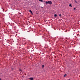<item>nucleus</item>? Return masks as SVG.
<instances>
[{
    "label": "nucleus",
    "mask_w": 80,
    "mask_h": 80,
    "mask_svg": "<svg viewBox=\"0 0 80 80\" xmlns=\"http://www.w3.org/2000/svg\"><path fill=\"white\" fill-rule=\"evenodd\" d=\"M57 15L56 14H55L54 15V17H57Z\"/></svg>",
    "instance_id": "obj_4"
},
{
    "label": "nucleus",
    "mask_w": 80,
    "mask_h": 80,
    "mask_svg": "<svg viewBox=\"0 0 80 80\" xmlns=\"http://www.w3.org/2000/svg\"><path fill=\"white\" fill-rule=\"evenodd\" d=\"M75 2L77 3V2L76 1H75Z\"/></svg>",
    "instance_id": "obj_12"
},
{
    "label": "nucleus",
    "mask_w": 80,
    "mask_h": 80,
    "mask_svg": "<svg viewBox=\"0 0 80 80\" xmlns=\"http://www.w3.org/2000/svg\"><path fill=\"white\" fill-rule=\"evenodd\" d=\"M68 80H70V79H68Z\"/></svg>",
    "instance_id": "obj_15"
},
{
    "label": "nucleus",
    "mask_w": 80,
    "mask_h": 80,
    "mask_svg": "<svg viewBox=\"0 0 80 80\" xmlns=\"http://www.w3.org/2000/svg\"><path fill=\"white\" fill-rule=\"evenodd\" d=\"M29 12L30 13H32V11L31 10H29Z\"/></svg>",
    "instance_id": "obj_6"
},
{
    "label": "nucleus",
    "mask_w": 80,
    "mask_h": 80,
    "mask_svg": "<svg viewBox=\"0 0 80 80\" xmlns=\"http://www.w3.org/2000/svg\"><path fill=\"white\" fill-rule=\"evenodd\" d=\"M42 8H43V7H42Z\"/></svg>",
    "instance_id": "obj_16"
},
{
    "label": "nucleus",
    "mask_w": 80,
    "mask_h": 80,
    "mask_svg": "<svg viewBox=\"0 0 80 80\" xmlns=\"http://www.w3.org/2000/svg\"><path fill=\"white\" fill-rule=\"evenodd\" d=\"M2 80V79H1V78H0V80Z\"/></svg>",
    "instance_id": "obj_14"
},
{
    "label": "nucleus",
    "mask_w": 80,
    "mask_h": 80,
    "mask_svg": "<svg viewBox=\"0 0 80 80\" xmlns=\"http://www.w3.org/2000/svg\"><path fill=\"white\" fill-rule=\"evenodd\" d=\"M39 0V1H40V2H43V0Z\"/></svg>",
    "instance_id": "obj_8"
},
{
    "label": "nucleus",
    "mask_w": 80,
    "mask_h": 80,
    "mask_svg": "<svg viewBox=\"0 0 80 80\" xmlns=\"http://www.w3.org/2000/svg\"><path fill=\"white\" fill-rule=\"evenodd\" d=\"M31 13L32 15H33V12H31Z\"/></svg>",
    "instance_id": "obj_11"
},
{
    "label": "nucleus",
    "mask_w": 80,
    "mask_h": 80,
    "mask_svg": "<svg viewBox=\"0 0 80 80\" xmlns=\"http://www.w3.org/2000/svg\"><path fill=\"white\" fill-rule=\"evenodd\" d=\"M22 71V70H21V69H19V72H21Z\"/></svg>",
    "instance_id": "obj_9"
},
{
    "label": "nucleus",
    "mask_w": 80,
    "mask_h": 80,
    "mask_svg": "<svg viewBox=\"0 0 80 80\" xmlns=\"http://www.w3.org/2000/svg\"><path fill=\"white\" fill-rule=\"evenodd\" d=\"M59 15L60 17H62V15H61V14H59Z\"/></svg>",
    "instance_id": "obj_10"
},
{
    "label": "nucleus",
    "mask_w": 80,
    "mask_h": 80,
    "mask_svg": "<svg viewBox=\"0 0 80 80\" xmlns=\"http://www.w3.org/2000/svg\"><path fill=\"white\" fill-rule=\"evenodd\" d=\"M42 68H44V65H42Z\"/></svg>",
    "instance_id": "obj_3"
},
{
    "label": "nucleus",
    "mask_w": 80,
    "mask_h": 80,
    "mask_svg": "<svg viewBox=\"0 0 80 80\" xmlns=\"http://www.w3.org/2000/svg\"><path fill=\"white\" fill-rule=\"evenodd\" d=\"M48 3L49 5H52V2L51 1H48V2L46 1V4H47Z\"/></svg>",
    "instance_id": "obj_1"
},
{
    "label": "nucleus",
    "mask_w": 80,
    "mask_h": 80,
    "mask_svg": "<svg viewBox=\"0 0 80 80\" xmlns=\"http://www.w3.org/2000/svg\"><path fill=\"white\" fill-rule=\"evenodd\" d=\"M29 79L30 80H33V78H29Z\"/></svg>",
    "instance_id": "obj_2"
},
{
    "label": "nucleus",
    "mask_w": 80,
    "mask_h": 80,
    "mask_svg": "<svg viewBox=\"0 0 80 80\" xmlns=\"http://www.w3.org/2000/svg\"><path fill=\"white\" fill-rule=\"evenodd\" d=\"M69 6V7H72V6L71 4H70Z\"/></svg>",
    "instance_id": "obj_5"
},
{
    "label": "nucleus",
    "mask_w": 80,
    "mask_h": 80,
    "mask_svg": "<svg viewBox=\"0 0 80 80\" xmlns=\"http://www.w3.org/2000/svg\"><path fill=\"white\" fill-rule=\"evenodd\" d=\"M66 76H67V74H65L64 75V77H66Z\"/></svg>",
    "instance_id": "obj_7"
},
{
    "label": "nucleus",
    "mask_w": 80,
    "mask_h": 80,
    "mask_svg": "<svg viewBox=\"0 0 80 80\" xmlns=\"http://www.w3.org/2000/svg\"><path fill=\"white\" fill-rule=\"evenodd\" d=\"M76 9V8H74V10H75V9Z\"/></svg>",
    "instance_id": "obj_13"
}]
</instances>
